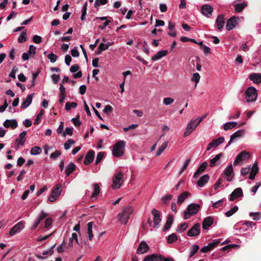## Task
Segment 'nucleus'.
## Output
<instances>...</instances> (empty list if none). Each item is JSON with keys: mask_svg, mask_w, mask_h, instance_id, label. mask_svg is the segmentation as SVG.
<instances>
[{"mask_svg": "<svg viewBox=\"0 0 261 261\" xmlns=\"http://www.w3.org/2000/svg\"><path fill=\"white\" fill-rule=\"evenodd\" d=\"M258 168L257 164L254 163L252 168H251L249 165L242 168L241 170V174L243 176H245L250 172L249 178L253 180L255 178V175L258 173Z\"/></svg>", "mask_w": 261, "mask_h": 261, "instance_id": "1", "label": "nucleus"}, {"mask_svg": "<svg viewBox=\"0 0 261 261\" xmlns=\"http://www.w3.org/2000/svg\"><path fill=\"white\" fill-rule=\"evenodd\" d=\"M125 143L124 141L117 142L112 149V154L115 157L119 158L122 156L124 153Z\"/></svg>", "mask_w": 261, "mask_h": 261, "instance_id": "2", "label": "nucleus"}, {"mask_svg": "<svg viewBox=\"0 0 261 261\" xmlns=\"http://www.w3.org/2000/svg\"><path fill=\"white\" fill-rule=\"evenodd\" d=\"M133 208L131 206L125 207L123 208L122 213L118 215L119 221L123 224H126L129 219L130 215L133 213Z\"/></svg>", "mask_w": 261, "mask_h": 261, "instance_id": "3", "label": "nucleus"}, {"mask_svg": "<svg viewBox=\"0 0 261 261\" xmlns=\"http://www.w3.org/2000/svg\"><path fill=\"white\" fill-rule=\"evenodd\" d=\"M200 206L198 204L191 203L188 206L187 211H184V219H188L192 216L196 215L200 209Z\"/></svg>", "mask_w": 261, "mask_h": 261, "instance_id": "4", "label": "nucleus"}, {"mask_svg": "<svg viewBox=\"0 0 261 261\" xmlns=\"http://www.w3.org/2000/svg\"><path fill=\"white\" fill-rule=\"evenodd\" d=\"M250 154L249 152L246 150L241 152L236 157L233 162V165L236 166L240 165L243 162H245L250 159Z\"/></svg>", "mask_w": 261, "mask_h": 261, "instance_id": "5", "label": "nucleus"}, {"mask_svg": "<svg viewBox=\"0 0 261 261\" xmlns=\"http://www.w3.org/2000/svg\"><path fill=\"white\" fill-rule=\"evenodd\" d=\"M123 174L121 172H118L115 174L112 180V188L113 189H119L121 186Z\"/></svg>", "mask_w": 261, "mask_h": 261, "instance_id": "6", "label": "nucleus"}, {"mask_svg": "<svg viewBox=\"0 0 261 261\" xmlns=\"http://www.w3.org/2000/svg\"><path fill=\"white\" fill-rule=\"evenodd\" d=\"M246 98L247 102L255 101L257 98V93L255 88L249 87L246 92Z\"/></svg>", "mask_w": 261, "mask_h": 261, "instance_id": "7", "label": "nucleus"}, {"mask_svg": "<svg viewBox=\"0 0 261 261\" xmlns=\"http://www.w3.org/2000/svg\"><path fill=\"white\" fill-rule=\"evenodd\" d=\"M62 186L57 185L56 187L52 190L50 195L48 197V201L54 202L57 199L61 193Z\"/></svg>", "mask_w": 261, "mask_h": 261, "instance_id": "8", "label": "nucleus"}, {"mask_svg": "<svg viewBox=\"0 0 261 261\" xmlns=\"http://www.w3.org/2000/svg\"><path fill=\"white\" fill-rule=\"evenodd\" d=\"M198 125L196 123V120H191L186 128L184 136H187L191 134Z\"/></svg>", "mask_w": 261, "mask_h": 261, "instance_id": "9", "label": "nucleus"}, {"mask_svg": "<svg viewBox=\"0 0 261 261\" xmlns=\"http://www.w3.org/2000/svg\"><path fill=\"white\" fill-rule=\"evenodd\" d=\"M24 227V224L23 221H20L15 224L10 230L9 234L11 236H14L15 234L19 232Z\"/></svg>", "mask_w": 261, "mask_h": 261, "instance_id": "10", "label": "nucleus"}, {"mask_svg": "<svg viewBox=\"0 0 261 261\" xmlns=\"http://www.w3.org/2000/svg\"><path fill=\"white\" fill-rule=\"evenodd\" d=\"M200 231V225L199 223L195 224L188 231L187 235L189 237L198 236Z\"/></svg>", "mask_w": 261, "mask_h": 261, "instance_id": "11", "label": "nucleus"}, {"mask_svg": "<svg viewBox=\"0 0 261 261\" xmlns=\"http://www.w3.org/2000/svg\"><path fill=\"white\" fill-rule=\"evenodd\" d=\"M224 141V139L223 137H219L217 139L213 140L211 142H210L206 149V151L210 150L213 147H217L220 144L222 143Z\"/></svg>", "mask_w": 261, "mask_h": 261, "instance_id": "12", "label": "nucleus"}, {"mask_svg": "<svg viewBox=\"0 0 261 261\" xmlns=\"http://www.w3.org/2000/svg\"><path fill=\"white\" fill-rule=\"evenodd\" d=\"M153 216L154 227H158L161 221V214L159 211L153 209L152 211Z\"/></svg>", "mask_w": 261, "mask_h": 261, "instance_id": "13", "label": "nucleus"}, {"mask_svg": "<svg viewBox=\"0 0 261 261\" xmlns=\"http://www.w3.org/2000/svg\"><path fill=\"white\" fill-rule=\"evenodd\" d=\"M202 14L206 17H210L213 12V8L210 5H204L201 7Z\"/></svg>", "mask_w": 261, "mask_h": 261, "instance_id": "14", "label": "nucleus"}, {"mask_svg": "<svg viewBox=\"0 0 261 261\" xmlns=\"http://www.w3.org/2000/svg\"><path fill=\"white\" fill-rule=\"evenodd\" d=\"M224 174L228 181H230L232 180L234 174L233 167L231 165H229L225 168L224 171Z\"/></svg>", "mask_w": 261, "mask_h": 261, "instance_id": "15", "label": "nucleus"}, {"mask_svg": "<svg viewBox=\"0 0 261 261\" xmlns=\"http://www.w3.org/2000/svg\"><path fill=\"white\" fill-rule=\"evenodd\" d=\"M224 24L225 20L223 16L222 15H218L216 20V27L219 31L221 32L222 31Z\"/></svg>", "mask_w": 261, "mask_h": 261, "instance_id": "16", "label": "nucleus"}, {"mask_svg": "<svg viewBox=\"0 0 261 261\" xmlns=\"http://www.w3.org/2000/svg\"><path fill=\"white\" fill-rule=\"evenodd\" d=\"M238 18L236 17H232L230 18L226 23V29L227 30H232L237 24Z\"/></svg>", "mask_w": 261, "mask_h": 261, "instance_id": "17", "label": "nucleus"}, {"mask_svg": "<svg viewBox=\"0 0 261 261\" xmlns=\"http://www.w3.org/2000/svg\"><path fill=\"white\" fill-rule=\"evenodd\" d=\"M149 246L145 242H141L137 250V253L138 254H143L147 252L149 250Z\"/></svg>", "mask_w": 261, "mask_h": 261, "instance_id": "18", "label": "nucleus"}, {"mask_svg": "<svg viewBox=\"0 0 261 261\" xmlns=\"http://www.w3.org/2000/svg\"><path fill=\"white\" fill-rule=\"evenodd\" d=\"M241 225L243 226H245V227H247V228H252V227L256 225V224L255 223L252 221H241L235 224L233 228L235 229H238V227Z\"/></svg>", "mask_w": 261, "mask_h": 261, "instance_id": "19", "label": "nucleus"}, {"mask_svg": "<svg viewBox=\"0 0 261 261\" xmlns=\"http://www.w3.org/2000/svg\"><path fill=\"white\" fill-rule=\"evenodd\" d=\"M223 156V154L220 153L216 155L214 158L210 160V166L212 167L216 165L220 164V160Z\"/></svg>", "mask_w": 261, "mask_h": 261, "instance_id": "20", "label": "nucleus"}, {"mask_svg": "<svg viewBox=\"0 0 261 261\" xmlns=\"http://www.w3.org/2000/svg\"><path fill=\"white\" fill-rule=\"evenodd\" d=\"M94 151L93 150H90L88 152L84 162L85 165H89L92 162L94 158Z\"/></svg>", "mask_w": 261, "mask_h": 261, "instance_id": "21", "label": "nucleus"}, {"mask_svg": "<svg viewBox=\"0 0 261 261\" xmlns=\"http://www.w3.org/2000/svg\"><path fill=\"white\" fill-rule=\"evenodd\" d=\"M4 126L6 128L11 127L12 129H15L17 127V122L15 119L6 120L3 123Z\"/></svg>", "mask_w": 261, "mask_h": 261, "instance_id": "22", "label": "nucleus"}, {"mask_svg": "<svg viewBox=\"0 0 261 261\" xmlns=\"http://www.w3.org/2000/svg\"><path fill=\"white\" fill-rule=\"evenodd\" d=\"M219 243V242H213L208 244L207 245L202 247L200 251L203 253H207L214 249L217 245Z\"/></svg>", "mask_w": 261, "mask_h": 261, "instance_id": "23", "label": "nucleus"}, {"mask_svg": "<svg viewBox=\"0 0 261 261\" xmlns=\"http://www.w3.org/2000/svg\"><path fill=\"white\" fill-rule=\"evenodd\" d=\"M245 134V131L243 129H240L233 133L230 137V140L228 142V145H229L234 140L240 137L243 136Z\"/></svg>", "mask_w": 261, "mask_h": 261, "instance_id": "24", "label": "nucleus"}, {"mask_svg": "<svg viewBox=\"0 0 261 261\" xmlns=\"http://www.w3.org/2000/svg\"><path fill=\"white\" fill-rule=\"evenodd\" d=\"M243 195L242 190L240 188L235 189L230 195L229 200H234L236 198L241 196Z\"/></svg>", "mask_w": 261, "mask_h": 261, "instance_id": "25", "label": "nucleus"}, {"mask_svg": "<svg viewBox=\"0 0 261 261\" xmlns=\"http://www.w3.org/2000/svg\"><path fill=\"white\" fill-rule=\"evenodd\" d=\"M34 95V93H31V94L28 96L26 99L23 100V101L21 105V109H25L30 105L32 101Z\"/></svg>", "mask_w": 261, "mask_h": 261, "instance_id": "26", "label": "nucleus"}, {"mask_svg": "<svg viewBox=\"0 0 261 261\" xmlns=\"http://www.w3.org/2000/svg\"><path fill=\"white\" fill-rule=\"evenodd\" d=\"M190 196V193L188 192L185 191L182 192L181 194H180L177 200V204H181L182 202L185 201L186 199H187Z\"/></svg>", "mask_w": 261, "mask_h": 261, "instance_id": "27", "label": "nucleus"}, {"mask_svg": "<svg viewBox=\"0 0 261 261\" xmlns=\"http://www.w3.org/2000/svg\"><path fill=\"white\" fill-rule=\"evenodd\" d=\"M47 216V214L43 212H41L38 217V219L36 221V222L34 223L33 225L32 226V229H35L38 227L41 221H42Z\"/></svg>", "mask_w": 261, "mask_h": 261, "instance_id": "28", "label": "nucleus"}, {"mask_svg": "<svg viewBox=\"0 0 261 261\" xmlns=\"http://www.w3.org/2000/svg\"><path fill=\"white\" fill-rule=\"evenodd\" d=\"M207 166V163L206 162H204L202 163L200 166L198 167L197 171L195 172L194 174V177L197 178L198 176L203 172L206 169Z\"/></svg>", "mask_w": 261, "mask_h": 261, "instance_id": "29", "label": "nucleus"}, {"mask_svg": "<svg viewBox=\"0 0 261 261\" xmlns=\"http://www.w3.org/2000/svg\"><path fill=\"white\" fill-rule=\"evenodd\" d=\"M214 222V219L211 217H208L204 219L202 223L203 229H207Z\"/></svg>", "mask_w": 261, "mask_h": 261, "instance_id": "30", "label": "nucleus"}, {"mask_svg": "<svg viewBox=\"0 0 261 261\" xmlns=\"http://www.w3.org/2000/svg\"><path fill=\"white\" fill-rule=\"evenodd\" d=\"M162 256L161 255L152 254L146 256L144 261H161Z\"/></svg>", "mask_w": 261, "mask_h": 261, "instance_id": "31", "label": "nucleus"}, {"mask_svg": "<svg viewBox=\"0 0 261 261\" xmlns=\"http://www.w3.org/2000/svg\"><path fill=\"white\" fill-rule=\"evenodd\" d=\"M167 53L168 51L166 50H161L158 52L155 55H154L151 58V60L152 61H157L158 60H160L162 57L166 56L167 54Z\"/></svg>", "mask_w": 261, "mask_h": 261, "instance_id": "32", "label": "nucleus"}, {"mask_svg": "<svg viewBox=\"0 0 261 261\" xmlns=\"http://www.w3.org/2000/svg\"><path fill=\"white\" fill-rule=\"evenodd\" d=\"M209 176L207 174H205L201 176L197 181V185L199 187H203L208 181Z\"/></svg>", "mask_w": 261, "mask_h": 261, "instance_id": "33", "label": "nucleus"}, {"mask_svg": "<svg viewBox=\"0 0 261 261\" xmlns=\"http://www.w3.org/2000/svg\"><path fill=\"white\" fill-rule=\"evenodd\" d=\"M233 6L236 12L239 13L242 11V10L247 6V4L244 2L242 3H236L234 2L233 3Z\"/></svg>", "mask_w": 261, "mask_h": 261, "instance_id": "34", "label": "nucleus"}, {"mask_svg": "<svg viewBox=\"0 0 261 261\" xmlns=\"http://www.w3.org/2000/svg\"><path fill=\"white\" fill-rule=\"evenodd\" d=\"M27 134V132L23 131L19 135V138L16 139V142L20 145H23L24 142H25V136Z\"/></svg>", "mask_w": 261, "mask_h": 261, "instance_id": "35", "label": "nucleus"}, {"mask_svg": "<svg viewBox=\"0 0 261 261\" xmlns=\"http://www.w3.org/2000/svg\"><path fill=\"white\" fill-rule=\"evenodd\" d=\"M250 79L255 83H261V74L253 73L250 75Z\"/></svg>", "mask_w": 261, "mask_h": 261, "instance_id": "36", "label": "nucleus"}, {"mask_svg": "<svg viewBox=\"0 0 261 261\" xmlns=\"http://www.w3.org/2000/svg\"><path fill=\"white\" fill-rule=\"evenodd\" d=\"M75 240L76 243L79 245H80L82 247V243H80L78 240L77 235L76 233H72L71 235V237L69 238V246H73V241Z\"/></svg>", "mask_w": 261, "mask_h": 261, "instance_id": "37", "label": "nucleus"}, {"mask_svg": "<svg viewBox=\"0 0 261 261\" xmlns=\"http://www.w3.org/2000/svg\"><path fill=\"white\" fill-rule=\"evenodd\" d=\"M93 223L92 222H90L87 224V233L88 234L89 240L91 241L93 238Z\"/></svg>", "mask_w": 261, "mask_h": 261, "instance_id": "38", "label": "nucleus"}, {"mask_svg": "<svg viewBox=\"0 0 261 261\" xmlns=\"http://www.w3.org/2000/svg\"><path fill=\"white\" fill-rule=\"evenodd\" d=\"M75 169V165L73 163H69L66 168L65 173L67 176H69Z\"/></svg>", "mask_w": 261, "mask_h": 261, "instance_id": "39", "label": "nucleus"}, {"mask_svg": "<svg viewBox=\"0 0 261 261\" xmlns=\"http://www.w3.org/2000/svg\"><path fill=\"white\" fill-rule=\"evenodd\" d=\"M237 124L236 122H228L224 124L223 128L225 130L234 128Z\"/></svg>", "mask_w": 261, "mask_h": 261, "instance_id": "40", "label": "nucleus"}, {"mask_svg": "<svg viewBox=\"0 0 261 261\" xmlns=\"http://www.w3.org/2000/svg\"><path fill=\"white\" fill-rule=\"evenodd\" d=\"M173 221V217L172 216H169L167 220L166 224L164 227V230H168L172 225Z\"/></svg>", "mask_w": 261, "mask_h": 261, "instance_id": "41", "label": "nucleus"}, {"mask_svg": "<svg viewBox=\"0 0 261 261\" xmlns=\"http://www.w3.org/2000/svg\"><path fill=\"white\" fill-rule=\"evenodd\" d=\"M168 142L165 141L164 143L160 146L156 153V155L157 156L160 155L161 153L165 150L166 147L168 146Z\"/></svg>", "mask_w": 261, "mask_h": 261, "instance_id": "42", "label": "nucleus"}, {"mask_svg": "<svg viewBox=\"0 0 261 261\" xmlns=\"http://www.w3.org/2000/svg\"><path fill=\"white\" fill-rule=\"evenodd\" d=\"M188 227V224L186 222H184L180 224L177 228L176 231L178 233H181L186 230Z\"/></svg>", "mask_w": 261, "mask_h": 261, "instance_id": "43", "label": "nucleus"}, {"mask_svg": "<svg viewBox=\"0 0 261 261\" xmlns=\"http://www.w3.org/2000/svg\"><path fill=\"white\" fill-rule=\"evenodd\" d=\"M249 216L252 217L253 220H259L261 218V213L260 212H251L249 213Z\"/></svg>", "mask_w": 261, "mask_h": 261, "instance_id": "44", "label": "nucleus"}, {"mask_svg": "<svg viewBox=\"0 0 261 261\" xmlns=\"http://www.w3.org/2000/svg\"><path fill=\"white\" fill-rule=\"evenodd\" d=\"M42 149L40 147L35 146L32 148L30 151V153L32 155H37L39 154L41 152Z\"/></svg>", "mask_w": 261, "mask_h": 261, "instance_id": "45", "label": "nucleus"}, {"mask_svg": "<svg viewBox=\"0 0 261 261\" xmlns=\"http://www.w3.org/2000/svg\"><path fill=\"white\" fill-rule=\"evenodd\" d=\"M94 191L92 193V197L96 198L100 192V188L97 184H95L93 185Z\"/></svg>", "mask_w": 261, "mask_h": 261, "instance_id": "46", "label": "nucleus"}, {"mask_svg": "<svg viewBox=\"0 0 261 261\" xmlns=\"http://www.w3.org/2000/svg\"><path fill=\"white\" fill-rule=\"evenodd\" d=\"M26 39H27V32L26 31H24L23 32H22L20 35H19V36L18 37V42L19 43H23L24 42H25L26 41Z\"/></svg>", "mask_w": 261, "mask_h": 261, "instance_id": "47", "label": "nucleus"}, {"mask_svg": "<svg viewBox=\"0 0 261 261\" xmlns=\"http://www.w3.org/2000/svg\"><path fill=\"white\" fill-rule=\"evenodd\" d=\"M238 210V207L237 206H234L230 210L227 211L225 213V215L226 216V217H229L231 216L233 214H234L236 212H237Z\"/></svg>", "mask_w": 261, "mask_h": 261, "instance_id": "48", "label": "nucleus"}, {"mask_svg": "<svg viewBox=\"0 0 261 261\" xmlns=\"http://www.w3.org/2000/svg\"><path fill=\"white\" fill-rule=\"evenodd\" d=\"M177 240V236L175 233H172L169 235L168 237V243H173L175 242Z\"/></svg>", "mask_w": 261, "mask_h": 261, "instance_id": "49", "label": "nucleus"}, {"mask_svg": "<svg viewBox=\"0 0 261 261\" xmlns=\"http://www.w3.org/2000/svg\"><path fill=\"white\" fill-rule=\"evenodd\" d=\"M199 248L198 245H193L191 248L190 257H192L197 252Z\"/></svg>", "mask_w": 261, "mask_h": 261, "instance_id": "50", "label": "nucleus"}, {"mask_svg": "<svg viewBox=\"0 0 261 261\" xmlns=\"http://www.w3.org/2000/svg\"><path fill=\"white\" fill-rule=\"evenodd\" d=\"M200 79V76L198 73L196 72L193 73L191 80L195 83V86H196L197 84L199 83Z\"/></svg>", "mask_w": 261, "mask_h": 261, "instance_id": "51", "label": "nucleus"}, {"mask_svg": "<svg viewBox=\"0 0 261 261\" xmlns=\"http://www.w3.org/2000/svg\"><path fill=\"white\" fill-rule=\"evenodd\" d=\"M75 143V141L73 140L72 139H69L65 143H64V148L66 150L69 149L71 146L73 145Z\"/></svg>", "mask_w": 261, "mask_h": 261, "instance_id": "52", "label": "nucleus"}, {"mask_svg": "<svg viewBox=\"0 0 261 261\" xmlns=\"http://www.w3.org/2000/svg\"><path fill=\"white\" fill-rule=\"evenodd\" d=\"M76 107L77 103L75 102H67L65 105V109L67 111H69L71 108H75Z\"/></svg>", "mask_w": 261, "mask_h": 261, "instance_id": "53", "label": "nucleus"}, {"mask_svg": "<svg viewBox=\"0 0 261 261\" xmlns=\"http://www.w3.org/2000/svg\"><path fill=\"white\" fill-rule=\"evenodd\" d=\"M43 114H44V112L42 110H41L39 112V114L37 115V117L34 122V124L35 125H37L40 123V120H41Z\"/></svg>", "mask_w": 261, "mask_h": 261, "instance_id": "54", "label": "nucleus"}, {"mask_svg": "<svg viewBox=\"0 0 261 261\" xmlns=\"http://www.w3.org/2000/svg\"><path fill=\"white\" fill-rule=\"evenodd\" d=\"M36 47L34 45H31L29 46V49L28 53L29 54L30 56L33 57L36 54Z\"/></svg>", "mask_w": 261, "mask_h": 261, "instance_id": "55", "label": "nucleus"}, {"mask_svg": "<svg viewBox=\"0 0 261 261\" xmlns=\"http://www.w3.org/2000/svg\"><path fill=\"white\" fill-rule=\"evenodd\" d=\"M107 0H95L94 3V6L96 8H97L100 5H103L107 3Z\"/></svg>", "mask_w": 261, "mask_h": 261, "instance_id": "56", "label": "nucleus"}, {"mask_svg": "<svg viewBox=\"0 0 261 261\" xmlns=\"http://www.w3.org/2000/svg\"><path fill=\"white\" fill-rule=\"evenodd\" d=\"M47 58L50 60L51 63H54L56 61L58 57L57 55L51 53L47 56Z\"/></svg>", "mask_w": 261, "mask_h": 261, "instance_id": "57", "label": "nucleus"}, {"mask_svg": "<svg viewBox=\"0 0 261 261\" xmlns=\"http://www.w3.org/2000/svg\"><path fill=\"white\" fill-rule=\"evenodd\" d=\"M174 99L170 97L165 98L163 100V103L166 106L171 105L174 102Z\"/></svg>", "mask_w": 261, "mask_h": 261, "instance_id": "58", "label": "nucleus"}, {"mask_svg": "<svg viewBox=\"0 0 261 261\" xmlns=\"http://www.w3.org/2000/svg\"><path fill=\"white\" fill-rule=\"evenodd\" d=\"M104 156V153L103 152H99L96 156V161H95V164H98L101 160L103 159Z\"/></svg>", "mask_w": 261, "mask_h": 261, "instance_id": "59", "label": "nucleus"}, {"mask_svg": "<svg viewBox=\"0 0 261 261\" xmlns=\"http://www.w3.org/2000/svg\"><path fill=\"white\" fill-rule=\"evenodd\" d=\"M56 244H54L52 247H51L50 248H49L48 250L44 251L42 252V254L43 255H51L52 253H53V248L55 247Z\"/></svg>", "mask_w": 261, "mask_h": 261, "instance_id": "60", "label": "nucleus"}, {"mask_svg": "<svg viewBox=\"0 0 261 261\" xmlns=\"http://www.w3.org/2000/svg\"><path fill=\"white\" fill-rule=\"evenodd\" d=\"M190 159H187L185 161V163L184 164L183 167L180 169V171L179 172V174H181L184 171V170L187 168L188 166L189 165V164L190 163Z\"/></svg>", "mask_w": 261, "mask_h": 261, "instance_id": "61", "label": "nucleus"}, {"mask_svg": "<svg viewBox=\"0 0 261 261\" xmlns=\"http://www.w3.org/2000/svg\"><path fill=\"white\" fill-rule=\"evenodd\" d=\"M18 71V68L14 66L12 68V71H11V72L9 74V76L11 77H12L13 79H15V77H16L15 74Z\"/></svg>", "mask_w": 261, "mask_h": 261, "instance_id": "62", "label": "nucleus"}, {"mask_svg": "<svg viewBox=\"0 0 261 261\" xmlns=\"http://www.w3.org/2000/svg\"><path fill=\"white\" fill-rule=\"evenodd\" d=\"M73 133L72 127H66L65 130L63 132V136H65L67 135L71 136Z\"/></svg>", "mask_w": 261, "mask_h": 261, "instance_id": "63", "label": "nucleus"}, {"mask_svg": "<svg viewBox=\"0 0 261 261\" xmlns=\"http://www.w3.org/2000/svg\"><path fill=\"white\" fill-rule=\"evenodd\" d=\"M71 121L75 126H80L81 124V122L79 120V116H77L76 118H72L71 119Z\"/></svg>", "mask_w": 261, "mask_h": 261, "instance_id": "64", "label": "nucleus"}]
</instances>
